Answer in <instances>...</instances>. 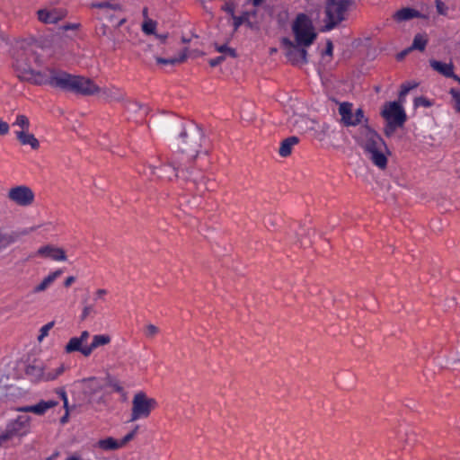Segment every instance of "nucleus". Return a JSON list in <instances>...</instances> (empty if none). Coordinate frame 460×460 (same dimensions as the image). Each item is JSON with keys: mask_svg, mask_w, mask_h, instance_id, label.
I'll list each match as a JSON object with an SVG mask.
<instances>
[{"mask_svg": "<svg viewBox=\"0 0 460 460\" xmlns=\"http://www.w3.org/2000/svg\"><path fill=\"white\" fill-rule=\"evenodd\" d=\"M168 133L173 137L177 150L187 155L189 162H193L199 154L208 155L210 143L201 127L195 123L185 124L175 119L166 124Z\"/></svg>", "mask_w": 460, "mask_h": 460, "instance_id": "1", "label": "nucleus"}, {"mask_svg": "<svg viewBox=\"0 0 460 460\" xmlns=\"http://www.w3.org/2000/svg\"><path fill=\"white\" fill-rule=\"evenodd\" d=\"M357 141L376 166L382 170L386 168L387 155H390L391 152L382 137L376 130L367 125L361 126Z\"/></svg>", "mask_w": 460, "mask_h": 460, "instance_id": "2", "label": "nucleus"}, {"mask_svg": "<svg viewBox=\"0 0 460 460\" xmlns=\"http://www.w3.org/2000/svg\"><path fill=\"white\" fill-rule=\"evenodd\" d=\"M161 177L168 181L180 179L185 181L189 189H199V185H205V177L200 172L189 171L182 168V164L175 158H171L161 167Z\"/></svg>", "mask_w": 460, "mask_h": 460, "instance_id": "3", "label": "nucleus"}, {"mask_svg": "<svg viewBox=\"0 0 460 460\" xmlns=\"http://www.w3.org/2000/svg\"><path fill=\"white\" fill-rule=\"evenodd\" d=\"M58 84H60L59 89L77 95L92 96L101 91L91 78L72 75L66 71Z\"/></svg>", "mask_w": 460, "mask_h": 460, "instance_id": "4", "label": "nucleus"}, {"mask_svg": "<svg viewBox=\"0 0 460 460\" xmlns=\"http://www.w3.org/2000/svg\"><path fill=\"white\" fill-rule=\"evenodd\" d=\"M352 0H326L324 7L325 17L321 31H330L339 26L347 19Z\"/></svg>", "mask_w": 460, "mask_h": 460, "instance_id": "5", "label": "nucleus"}, {"mask_svg": "<svg viewBox=\"0 0 460 460\" xmlns=\"http://www.w3.org/2000/svg\"><path fill=\"white\" fill-rule=\"evenodd\" d=\"M292 31L296 42L300 45L311 46L317 38L312 20L304 13L296 15L292 24Z\"/></svg>", "mask_w": 460, "mask_h": 460, "instance_id": "6", "label": "nucleus"}, {"mask_svg": "<svg viewBox=\"0 0 460 460\" xmlns=\"http://www.w3.org/2000/svg\"><path fill=\"white\" fill-rule=\"evenodd\" d=\"M65 367L63 365L52 371H47L45 364L40 359H33L29 362L25 367V375L33 383L48 382L55 380L63 374Z\"/></svg>", "mask_w": 460, "mask_h": 460, "instance_id": "7", "label": "nucleus"}, {"mask_svg": "<svg viewBox=\"0 0 460 460\" xmlns=\"http://www.w3.org/2000/svg\"><path fill=\"white\" fill-rule=\"evenodd\" d=\"M65 71L52 66H47L42 70L33 68L31 75L25 78V82L35 85H50L54 88H60L59 81L62 80Z\"/></svg>", "mask_w": 460, "mask_h": 460, "instance_id": "8", "label": "nucleus"}, {"mask_svg": "<svg viewBox=\"0 0 460 460\" xmlns=\"http://www.w3.org/2000/svg\"><path fill=\"white\" fill-rule=\"evenodd\" d=\"M93 8H97V18L100 20L107 21L109 22H112L113 20H118L116 28H119L122 26L127 19L125 17H121V14L124 13L123 6L115 2V1H103L92 4Z\"/></svg>", "mask_w": 460, "mask_h": 460, "instance_id": "9", "label": "nucleus"}, {"mask_svg": "<svg viewBox=\"0 0 460 460\" xmlns=\"http://www.w3.org/2000/svg\"><path fill=\"white\" fill-rule=\"evenodd\" d=\"M40 57L33 51L19 50L14 55L13 66L21 81L31 75L33 66L32 62L38 63Z\"/></svg>", "mask_w": 460, "mask_h": 460, "instance_id": "10", "label": "nucleus"}, {"mask_svg": "<svg viewBox=\"0 0 460 460\" xmlns=\"http://www.w3.org/2000/svg\"><path fill=\"white\" fill-rule=\"evenodd\" d=\"M157 406L155 398H150L145 392L137 393L132 399L131 421L149 417L151 411Z\"/></svg>", "mask_w": 460, "mask_h": 460, "instance_id": "11", "label": "nucleus"}, {"mask_svg": "<svg viewBox=\"0 0 460 460\" xmlns=\"http://www.w3.org/2000/svg\"><path fill=\"white\" fill-rule=\"evenodd\" d=\"M280 43L285 56L291 65L301 66L308 63L306 48L309 46L300 45L287 37L282 38Z\"/></svg>", "mask_w": 460, "mask_h": 460, "instance_id": "12", "label": "nucleus"}, {"mask_svg": "<svg viewBox=\"0 0 460 460\" xmlns=\"http://www.w3.org/2000/svg\"><path fill=\"white\" fill-rule=\"evenodd\" d=\"M7 198L20 207H29L33 204L35 194L26 185H18L8 190Z\"/></svg>", "mask_w": 460, "mask_h": 460, "instance_id": "13", "label": "nucleus"}, {"mask_svg": "<svg viewBox=\"0 0 460 460\" xmlns=\"http://www.w3.org/2000/svg\"><path fill=\"white\" fill-rule=\"evenodd\" d=\"M381 116L385 120L394 121L397 125H404L407 120V115L402 103L396 101L385 102L381 111Z\"/></svg>", "mask_w": 460, "mask_h": 460, "instance_id": "14", "label": "nucleus"}, {"mask_svg": "<svg viewBox=\"0 0 460 460\" xmlns=\"http://www.w3.org/2000/svg\"><path fill=\"white\" fill-rule=\"evenodd\" d=\"M339 113L341 117V122L347 127L358 125L364 118L363 110L358 109L355 113H353L352 104L349 102L341 103L339 107Z\"/></svg>", "mask_w": 460, "mask_h": 460, "instance_id": "15", "label": "nucleus"}, {"mask_svg": "<svg viewBox=\"0 0 460 460\" xmlns=\"http://www.w3.org/2000/svg\"><path fill=\"white\" fill-rule=\"evenodd\" d=\"M35 254L37 256L51 259L57 261H65L67 259L63 248L57 247L52 244H47L40 247Z\"/></svg>", "mask_w": 460, "mask_h": 460, "instance_id": "16", "label": "nucleus"}, {"mask_svg": "<svg viewBox=\"0 0 460 460\" xmlns=\"http://www.w3.org/2000/svg\"><path fill=\"white\" fill-rule=\"evenodd\" d=\"M38 19L44 23H57L66 15L63 9H40L37 12Z\"/></svg>", "mask_w": 460, "mask_h": 460, "instance_id": "17", "label": "nucleus"}, {"mask_svg": "<svg viewBox=\"0 0 460 460\" xmlns=\"http://www.w3.org/2000/svg\"><path fill=\"white\" fill-rule=\"evenodd\" d=\"M58 404V402L54 400L49 401H40L35 405H28L18 408V411L21 412H32L36 415H43L49 409L56 407Z\"/></svg>", "mask_w": 460, "mask_h": 460, "instance_id": "18", "label": "nucleus"}, {"mask_svg": "<svg viewBox=\"0 0 460 460\" xmlns=\"http://www.w3.org/2000/svg\"><path fill=\"white\" fill-rule=\"evenodd\" d=\"M13 132L16 139L22 146H30L32 150H38L40 148V141L30 130Z\"/></svg>", "mask_w": 460, "mask_h": 460, "instance_id": "19", "label": "nucleus"}, {"mask_svg": "<svg viewBox=\"0 0 460 460\" xmlns=\"http://www.w3.org/2000/svg\"><path fill=\"white\" fill-rule=\"evenodd\" d=\"M424 15L420 13L418 10L411 8V7H403L398 11H396L393 14V19L396 22H402L410 21L413 18H422Z\"/></svg>", "mask_w": 460, "mask_h": 460, "instance_id": "20", "label": "nucleus"}, {"mask_svg": "<svg viewBox=\"0 0 460 460\" xmlns=\"http://www.w3.org/2000/svg\"><path fill=\"white\" fill-rule=\"evenodd\" d=\"M79 383L83 385L84 394L89 396L99 393L102 389L101 381L96 377L84 378Z\"/></svg>", "mask_w": 460, "mask_h": 460, "instance_id": "21", "label": "nucleus"}, {"mask_svg": "<svg viewBox=\"0 0 460 460\" xmlns=\"http://www.w3.org/2000/svg\"><path fill=\"white\" fill-rule=\"evenodd\" d=\"M100 93L107 102H122L125 98V93L115 86L101 88Z\"/></svg>", "mask_w": 460, "mask_h": 460, "instance_id": "22", "label": "nucleus"}, {"mask_svg": "<svg viewBox=\"0 0 460 460\" xmlns=\"http://www.w3.org/2000/svg\"><path fill=\"white\" fill-rule=\"evenodd\" d=\"M87 349V346H84V343L78 337H73L65 346V352L67 354L73 352H80L84 357H89V352H84Z\"/></svg>", "mask_w": 460, "mask_h": 460, "instance_id": "23", "label": "nucleus"}, {"mask_svg": "<svg viewBox=\"0 0 460 460\" xmlns=\"http://www.w3.org/2000/svg\"><path fill=\"white\" fill-rule=\"evenodd\" d=\"M300 139L296 136H291L285 138L281 143L279 149V154L281 157H288L292 154L293 147L299 143Z\"/></svg>", "mask_w": 460, "mask_h": 460, "instance_id": "24", "label": "nucleus"}, {"mask_svg": "<svg viewBox=\"0 0 460 460\" xmlns=\"http://www.w3.org/2000/svg\"><path fill=\"white\" fill-rule=\"evenodd\" d=\"M62 274L63 270L61 269L51 272L39 285L34 287L32 292L36 294L45 291Z\"/></svg>", "mask_w": 460, "mask_h": 460, "instance_id": "25", "label": "nucleus"}, {"mask_svg": "<svg viewBox=\"0 0 460 460\" xmlns=\"http://www.w3.org/2000/svg\"><path fill=\"white\" fill-rule=\"evenodd\" d=\"M430 66L445 77L453 75L454 65L452 63H443L435 59L429 60Z\"/></svg>", "mask_w": 460, "mask_h": 460, "instance_id": "26", "label": "nucleus"}, {"mask_svg": "<svg viewBox=\"0 0 460 460\" xmlns=\"http://www.w3.org/2000/svg\"><path fill=\"white\" fill-rule=\"evenodd\" d=\"M111 341V337L109 334H96L93 335V341L90 345L87 346V349L84 352H89V356L94 349L101 346L109 344Z\"/></svg>", "mask_w": 460, "mask_h": 460, "instance_id": "27", "label": "nucleus"}, {"mask_svg": "<svg viewBox=\"0 0 460 460\" xmlns=\"http://www.w3.org/2000/svg\"><path fill=\"white\" fill-rule=\"evenodd\" d=\"M26 232L19 233V232H10L4 233L0 230V249H4L10 244L15 243L22 234H25Z\"/></svg>", "mask_w": 460, "mask_h": 460, "instance_id": "28", "label": "nucleus"}, {"mask_svg": "<svg viewBox=\"0 0 460 460\" xmlns=\"http://www.w3.org/2000/svg\"><path fill=\"white\" fill-rule=\"evenodd\" d=\"M12 128H15L14 131L30 130L31 122L29 118L23 114H18L15 117L14 121L12 123Z\"/></svg>", "mask_w": 460, "mask_h": 460, "instance_id": "29", "label": "nucleus"}, {"mask_svg": "<svg viewBox=\"0 0 460 460\" xmlns=\"http://www.w3.org/2000/svg\"><path fill=\"white\" fill-rule=\"evenodd\" d=\"M96 447L103 450H117L120 448L119 442L111 437L100 439L97 442Z\"/></svg>", "mask_w": 460, "mask_h": 460, "instance_id": "30", "label": "nucleus"}, {"mask_svg": "<svg viewBox=\"0 0 460 460\" xmlns=\"http://www.w3.org/2000/svg\"><path fill=\"white\" fill-rule=\"evenodd\" d=\"M187 49H184L183 53H181L178 58H164L161 57H156L155 60L157 64L160 65H177L183 63L187 59Z\"/></svg>", "mask_w": 460, "mask_h": 460, "instance_id": "31", "label": "nucleus"}, {"mask_svg": "<svg viewBox=\"0 0 460 460\" xmlns=\"http://www.w3.org/2000/svg\"><path fill=\"white\" fill-rule=\"evenodd\" d=\"M428 44V38L427 35L418 33L414 36L412 44L411 46V49H417L420 51H423L426 49V46Z\"/></svg>", "mask_w": 460, "mask_h": 460, "instance_id": "32", "label": "nucleus"}, {"mask_svg": "<svg viewBox=\"0 0 460 460\" xmlns=\"http://www.w3.org/2000/svg\"><path fill=\"white\" fill-rule=\"evenodd\" d=\"M30 420V417L28 416H18V418L12 423H10L7 427L9 429L14 428L17 430V435H21V430L28 426Z\"/></svg>", "mask_w": 460, "mask_h": 460, "instance_id": "33", "label": "nucleus"}, {"mask_svg": "<svg viewBox=\"0 0 460 460\" xmlns=\"http://www.w3.org/2000/svg\"><path fill=\"white\" fill-rule=\"evenodd\" d=\"M418 86V83H410V82H407V83H404L401 85V90L399 92V96H398V102H401V103H403L404 101H405V96L408 94V93L416 88Z\"/></svg>", "mask_w": 460, "mask_h": 460, "instance_id": "34", "label": "nucleus"}, {"mask_svg": "<svg viewBox=\"0 0 460 460\" xmlns=\"http://www.w3.org/2000/svg\"><path fill=\"white\" fill-rule=\"evenodd\" d=\"M215 49L217 52H220L225 56H229L233 58H237L236 50L233 48L228 47L226 44H223V45L215 44Z\"/></svg>", "mask_w": 460, "mask_h": 460, "instance_id": "35", "label": "nucleus"}, {"mask_svg": "<svg viewBox=\"0 0 460 460\" xmlns=\"http://www.w3.org/2000/svg\"><path fill=\"white\" fill-rule=\"evenodd\" d=\"M248 18H249L248 12H243V13L240 16L234 15L233 17L234 31H236L242 24H244L245 22H248Z\"/></svg>", "mask_w": 460, "mask_h": 460, "instance_id": "36", "label": "nucleus"}, {"mask_svg": "<svg viewBox=\"0 0 460 460\" xmlns=\"http://www.w3.org/2000/svg\"><path fill=\"white\" fill-rule=\"evenodd\" d=\"M385 121H386V123H385V128H384V133L388 137L393 136L394 133L395 132V130L398 128H402L403 127V125H397V124H395L394 121H389V120H385Z\"/></svg>", "mask_w": 460, "mask_h": 460, "instance_id": "37", "label": "nucleus"}, {"mask_svg": "<svg viewBox=\"0 0 460 460\" xmlns=\"http://www.w3.org/2000/svg\"><path fill=\"white\" fill-rule=\"evenodd\" d=\"M155 28L156 22L150 19L146 21L142 25V31L147 35L155 34Z\"/></svg>", "mask_w": 460, "mask_h": 460, "instance_id": "38", "label": "nucleus"}, {"mask_svg": "<svg viewBox=\"0 0 460 460\" xmlns=\"http://www.w3.org/2000/svg\"><path fill=\"white\" fill-rule=\"evenodd\" d=\"M453 101L455 102L454 108L457 112H460V89L451 88L449 91Z\"/></svg>", "mask_w": 460, "mask_h": 460, "instance_id": "39", "label": "nucleus"}, {"mask_svg": "<svg viewBox=\"0 0 460 460\" xmlns=\"http://www.w3.org/2000/svg\"><path fill=\"white\" fill-rule=\"evenodd\" d=\"M159 332L160 330L157 326L150 323L146 326L144 332L146 338L153 339L159 333Z\"/></svg>", "mask_w": 460, "mask_h": 460, "instance_id": "40", "label": "nucleus"}, {"mask_svg": "<svg viewBox=\"0 0 460 460\" xmlns=\"http://www.w3.org/2000/svg\"><path fill=\"white\" fill-rule=\"evenodd\" d=\"M413 103L416 108L420 106L429 108L433 105V102L424 96L416 97L413 101Z\"/></svg>", "mask_w": 460, "mask_h": 460, "instance_id": "41", "label": "nucleus"}, {"mask_svg": "<svg viewBox=\"0 0 460 460\" xmlns=\"http://www.w3.org/2000/svg\"><path fill=\"white\" fill-rule=\"evenodd\" d=\"M14 436H17V430L14 428L9 429L7 427L5 431L0 434V441L4 443Z\"/></svg>", "mask_w": 460, "mask_h": 460, "instance_id": "42", "label": "nucleus"}, {"mask_svg": "<svg viewBox=\"0 0 460 460\" xmlns=\"http://www.w3.org/2000/svg\"><path fill=\"white\" fill-rule=\"evenodd\" d=\"M138 429V426H136L133 430H131L129 433H128L119 442L120 447H124L126 444H128L129 441H131L134 437L136 436Z\"/></svg>", "mask_w": 460, "mask_h": 460, "instance_id": "43", "label": "nucleus"}, {"mask_svg": "<svg viewBox=\"0 0 460 460\" xmlns=\"http://www.w3.org/2000/svg\"><path fill=\"white\" fill-rule=\"evenodd\" d=\"M54 324H55V322L52 321V322H49L47 324L43 325L40 330V333L38 337V340L41 341L44 337H46L48 335L49 330L53 328Z\"/></svg>", "mask_w": 460, "mask_h": 460, "instance_id": "44", "label": "nucleus"}, {"mask_svg": "<svg viewBox=\"0 0 460 460\" xmlns=\"http://www.w3.org/2000/svg\"><path fill=\"white\" fill-rule=\"evenodd\" d=\"M450 363L454 367H460V350L456 353H451L449 358Z\"/></svg>", "mask_w": 460, "mask_h": 460, "instance_id": "45", "label": "nucleus"}, {"mask_svg": "<svg viewBox=\"0 0 460 460\" xmlns=\"http://www.w3.org/2000/svg\"><path fill=\"white\" fill-rule=\"evenodd\" d=\"M436 8H437V12L439 14H442V15L447 14V7L445 4V3H443L441 0H436Z\"/></svg>", "mask_w": 460, "mask_h": 460, "instance_id": "46", "label": "nucleus"}, {"mask_svg": "<svg viewBox=\"0 0 460 460\" xmlns=\"http://www.w3.org/2000/svg\"><path fill=\"white\" fill-rule=\"evenodd\" d=\"M221 10L229 13L232 18L234 16V5L232 3H226L222 7Z\"/></svg>", "mask_w": 460, "mask_h": 460, "instance_id": "47", "label": "nucleus"}, {"mask_svg": "<svg viewBox=\"0 0 460 460\" xmlns=\"http://www.w3.org/2000/svg\"><path fill=\"white\" fill-rule=\"evenodd\" d=\"M225 60H226V56L221 55V56L217 57L216 58L210 59L208 61V63L211 67H215V66L220 65L221 63H223Z\"/></svg>", "mask_w": 460, "mask_h": 460, "instance_id": "48", "label": "nucleus"}, {"mask_svg": "<svg viewBox=\"0 0 460 460\" xmlns=\"http://www.w3.org/2000/svg\"><path fill=\"white\" fill-rule=\"evenodd\" d=\"M93 311V305L84 306L83 309L82 314H81V321H84Z\"/></svg>", "mask_w": 460, "mask_h": 460, "instance_id": "49", "label": "nucleus"}, {"mask_svg": "<svg viewBox=\"0 0 460 460\" xmlns=\"http://www.w3.org/2000/svg\"><path fill=\"white\" fill-rule=\"evenodd\" d=\"M9 124L0 119V136L6 135L9 132Z\"/></svg>", "mask_w": 460, "mask_h": 460, "instance_id": "50", "label": "nucleus"}, {"mask_svg": "<svg viewBox=\"0 0 460 460\" xmlns=\"http://www.w3.org/2000/svg\"><path fill=\"white\" fill-rule=\"evenodd\" d=\"M332 51H333L332 41L331 40H328L326 41V49H325L324 52L323 53V55L332 56Z\"/></svg>", "mask_w": 460, "mask_h": 460, "instance_id": "51", "label": "nucleus"}, {"mask_svg": "<svg viewBox=\"0 0 460 460\" xmlns=\"http://www.w3.org/2000/svg\"><path fill=\"white\" fill-rule=\"evenodd\" d=\"M109 28L106 24H102L99 28L96 29V33L99 36H106L108 34Z\"/></svg>", "mask_w": 460, "mask_h": 460, "instance_id": "52", "label": "nucleus"}, {"mask_svg": "<svg viewBox=\"0 0 460 460\" xmlns=\"http://www.w3.org/2000/svg\"><path fill=\"white\" fill-rule=\"evenodd\" d=\"M79 26H80L79 23H66L61 26V29L64 31H66L68 30H77L79 28Z\"/></svg>", "mask_w": 460, "mask_h": 460, "instance_id": "53", "label": "nucleus"}, {"mask_svg": "<svg viewBox=\"0 0 460 460\" xmlns=\"http://www.w3.org/2000/svg\"><path fill=\"white\" fill-rule=\"evenodd\" d=\"M412 49L411 47L403 49L402 51L399 52L396 56L397 60H402Z\"/></svg>", "mask_w": 460, "mask_h": 460, "instance_id": "54", "label": "nucleus"}, {"mask_svg": "<svg viewBox=\"0 0 460 460\" xmlns=\"http://www.w3.org/2000/svg\"><path fill=\"white\" fill-rule=\"evenodd\" d=\"M89 337H90L89 332L88 331H83L78 338L82 341L83 343H84V342L87 341Z\"/></svg>", "mask_w": 460, "mask_h": 460, "instance_id": "55", "label": "nucleus"}, {"mask_svg": "<svg viewBox=\"0 0 460 460\" xmlns=\"http://www.w3.org/2000/svg\"><path fill=\"white\" fill-rule=\"evenodd\" d=\"M75 281V277L74 276H70L68 278L66 279V280L64 281V287L65 288H68L70 287L74 282Z\"/></svg>", "mask_w": 460, "mask_h": 460, "instance_id": "56", "label": "nucleus"}, {"mask_svg": "<svg viewBox=\"0 0 460 460\" xmlns=\"http://www.w3.org/2000/svg\"><path fill=\"white\" fill-rule=\"evenodd\" d=\"M57 394L59 395V397L61 398L62 401H66L67 396H66V393L64 388H58L57 390Z\"/></svg>", "mask_w": 460, "mask_h": 460, "instance_id": "57", "label": "nucleus"}, {"mask_svg": "<svg viewBox=\"0 0 460 460\" xmlns=\"http://www.w3.org/2000/svg\"><path fill=\"white\" fill-rule=\"evenodd\" d=\"M111 386L115 392L121 393L123 391V387L118 383L111 384Z\"/></svg>", "mask_w": 460, "mask_h": 460, "instance_id": "58", "label": "nucleus"}, {"mask_svg": "<svg viewBox=\"0 0 460 460\" xmlns=\"http://www.w3.org/2000/svg\"><path fill=\"white\" fill-rule=\"evenodd\" d=\"M106 293H107V291L105 289L100 288L96 291L95 295H96L97 298H101V297H102V296L106 295Z\"/></svg>", "mask_w": 460, "mask_h": 460, "instance_id": "59", "label": "nucleus"}, {"mask_svg": "<svg viewBox=\"0 0 460 460\" xmlns=\"http://www.w3.org/2000/svg\"><path fill=\"white\" fill-rule=\"evenodd\" d=\"M156 38L159 39L161 40L162 43H164L167 37H168V34L165 33V34H155Z\"/></svg>", "mask_w": 460, "mask_h": 460, "instance_id": "60", "label": "nucleus"}, {"mask_svg": "<svg viewBox=\"0 0 460 460\" xmlns=\"http://www.w3.org/2000/svg\"><path fill=\"white\" fill-rule=\"evenodd\" d=\"M68 415H69V412H68V411H66V413L64 414V416H62V417H61V419H60V422H61L62 424H65V423H66V422H67V420H68Z\"/></svg>", "mask_w": 460, "mask_h": 460, "instance_id": "61", "label": "nucleus"}, {"mask_svg": "<svg viewBox=\"0 0 460 460\" xmlns=\"http://www.w3.org/2000/svg\"><path fill=\"white\" fill-rule=\"evenodd\" d=\"M252 4L257 7V6H260L263 2L264 0H252Z\"/></svg>", "mask_w": 460, "mask_h": 460, "instance_id": "62", "label": "nucleus"}, {"mask_svg": "<svg viewBox=\"0 0 460 460\" xmlns=\"http://www.w3.org/2000/svg\"><path fill=\"white\" fill-rule=\"evenodd\" d=\"M448 78H452L455 81H456L458 84H460V77L457 75H456L454 72H453V75L449 76Z\"/></svg>", "mask_w": 460, "mask_h": 460, "instance_id": "63", "label": "nucleus"}, {"mask_svg": "<svg viewBox=\"0 0 460 460\" xmlns=\"http://www.w3.org/2000/svg\"><path fill=\"white\" fill-rule=\"evenodd\" d=\"M247 12H248V13H249V18H250L251 16L255 17V16L257 15V11H256V10L247 11Z\"/></svg>", "mask_w": 460, "mask_h": 460, "instance_id": "64", "label": "nucleus"}]
</instances>
